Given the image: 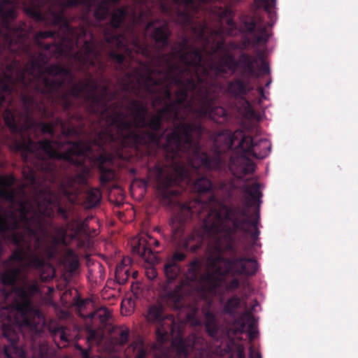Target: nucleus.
Masks as SVG:
<instances>
[{"label": "nucleus", "mask_w": 358, "mask_h": 358, "mask_svg": "<svg viewBox=\"0 0 358 358\" xmlns=\"http://www.w3.org/2000/svg\"><path fill=\"white\" fill-rule=\"evenodd\" d=\"M166 73L152 62L119 79L124 93L122 99L127 102L123 108L130 113L132 122L117 110L113 126L99 134L96 153L91 157V163L98 166L104 185L115 178L113 159L106 147L143 148L148 169L155 175L161 202L171 206L180 194L176 186L192 180L184 161L193 169H200L197 161L204 152L200 141L203 136L207 137L209 129L201 122H185L189 113L199 117L196 108L185 90L179 87L173 99L172 87L176 85L164 78Z\"/></svg>", "instance_id": "obj_1"}, {"label": "nucleus", "mask_w": 358, "mask_h": 358, "mask_svg": "<svg viewBox=\"0 0 358 358\" xmlns=\"http://www.w3.org/2000/svg\"><path fill=\"white\" fill-rule=\"evenodd\" d=\"M27 68L19 69L20 85L13 87L19 94L22 110L13 107L3 112L10 134H2L3 143L13 152H20L22 161L32 157L63 159L64 162L83 164L95 155L93 139L72 141L87 133L86 121L79 113L71 114L75 99H83V81L64 88L66 79L73 80L70 68L48 63L44 54L33 55Z\"/></svg>", "instance_id": "obj_2"}, {"label": "nucleus", "mask_w": 358, "mask_h": 358, "mask_svg": "<svg viewBox=\"0 0 358 358\" xmlns=\"http://www.w3.org/2000/svg\"><path fill=\"white\" fill-rule=\"evenodd\" d=\"M109 12L102 21L95 17L103 33V40H98L93 34V22L88 15L90 22L84 24L85 8L82 6L80 26L87 29L85 41L94 39L99 43V49L103 52L106 46L111 48L108 57L115 69L124 75L130 66V60L135 59L134 54L141 55L146 59L140 62L137 69L152 63V60L159 52H164L170 45L172 32L169 23L159 19L150 20L154 14L153 8L158 6L161 12L170 17L185 31H189L196 41L203 45V51L212 56L219 51H225V41H215L218 34L216 30L209 28L205 19L208 14L222 18L227 16V9L224 8L220 0H108Z\"/></svg>", "instance_id": "obj_3"}, {"label": "nucleus", "mask_w": 358, "mask_h": 358, "mask_svg": "<svg viewBox=\"0 0 358 358\" xmlns=\"http://www.w3.org/2000/svg\"><path fill=\"white\" fill-rule=\"evenodd\" d=\"M83 6V23L94 7V17L104 20L108 0H0V92L13 94L20 85L18 69H24L33 55L54 52L71 54L86 37L85 26H72L65 15L68 8Z\"/></svg>", "instance_id": "obj_4"}, {"label": "nucleus", "mask_w": 358, "mask_h": 358, "mask_svg": "<svg viewBox=\"0 0 358 358\" xmlns=\"http://www.w3.org/2000/svg\"><path fill=\"white\" fill-rule=\"evenodd\" d=\"M202 50L182 35L171 51L159 52L153 62L166 71L164 78L169 83L185 90L187 96L196 108L200 118H209L218 124L227 119V110L217 105L221 91L217 77L228 73L220 60L207 67L203 63Z\"/></svg>", "instance_id": "obj_5"}, {"label": "nucleus", "mask_w": 358, "mask_h": 358, "mask_svg": "<svg viewBox=\"0 0 358 358\" xmlns=\"http://www.w3.org/2000/svg\"><path fill=\"white\" fill-rule=\"evenodd\" d=\"M63 159L45 157H32L23 161L27 165L22 171L24 178L36 187L32 201L24 200L31 207L29 217L36 213L46 224V231H38L37 235H46L51 227L48 219H53L55 210L57 215L66 222V229L69 231L70 240L76 239L80 232L85 231L86 224L76 219L69 220L67 209L61 205L63 196L72 203L75 201L80 191V186L85 184L91 169L97 168L90 159H85L83 164L68 162L81 169V173L74 176H62L60 163Z\"/></svg>", "instance_id": "obj_6"}, {"label": "nucleus", "mask_w": 358, "mask_h": 358, "mask_svg": "<svg viewBox=\"0 0 358 358\" xmlns=\"http://www.w3.org/2000/svg\"><path fill=\"white\" fill-rule=\"evenodd\" d=\"M17 299L13 306L4 304L9 293L0 287V327L5 358H47L48 345L42 340L45 318L34 308L26 287L14 289Z\"/></svg>", "instance_id": "obj_7"}, {"label": "nucleus", "mask_w": 358, "mask_h": 358, "mask_svg": "<svg viewBox=\"0 0 358 358\" xmlns=\"http://www.w3.org/2000/svg\"><path fill=\"white\" fill-rule=\"evenodd\" d=\"M207 138L212 141L213 155L210 156L204 151L199 156L197 163L200 164V169L220 174L229 172L238 179L255 170V164L249 157L264 159L271 148L267 139H256L245 136L241 129L234 132L229 129L217 132L208 130Z\"/></svg>", "instance_id": "obj_8"}, {"label": "nucleus", "mask_w": 358, "mask_h": 358, "mask_svg": "<svg viewBox=\"0 0 358 358\" xmlns=\"http://www.w3.org/2000/svg\"><path fill=\"white\" fill-rule=\"evenodd\" d=\"M102 54L99 49V43L92 38L85 41L72 57L78 63L79 70L84 71L87 77L85 80H83L85 102L88 112L95 117L90 124V134L94 136L93 142L96 150L99 134L113 126V117L117 110L123 108L124 101L122 99L120 101H115L120 96V92L111 90L108 80L103 85H99L89 72V70L95 68L101 74L104 73L106 64L103 62Z\"/></svg>", "instance_id": "obj_9"}, {"label": "nucleus", "mask_w": 358, "mask_h": 358, "mask_svg": "<svg viewBox=\"0 0 358 358\" xmlns=\"http://www.w3.org/2000/svg\"><path fill=\"white\" fill-rule=\"evenodd\" d=\"M208 239L211 241L213 252L207 259L208 271L201 274V262L195 258L189 264L185 279L176 285L174 289H170L169 286L165 287L162 299L173 308L181 307L184 297L189 293L193 283H196L201 291L213 294L223 284L229 273L252 275L257 273L256 260L245 257H225L224 252L217 250V238Z\"/></svg>", "instance_id": "obj_10"}, {"label": "nucleus", "mask_w": 358, "mask_h": 358, "mask_svg": "<svg viewBox=\"0 0 358 358\" xmlns=\"http://www.w3.org/2000/svg\"><path fill=\"white\" fill-rule=\"evenodd\" d=\"M243 192L246 194L244 206L239 203L224 205L222 202H215L217 208L206 213L208 220L203 233L214 235L217 238V250L220 252L236 254L235 235L238 231L250 234L254 241L260 234L257 228L259 209L254 213L255 219L251 220L249 208L256 205L259 206L262 196L261 185L259 182L244 185Z\"/></svg>", "instance_id": "obj_11"}, {"label": "nucleus", "mask_w": 358, "mask_h": 358, "mask_svg": "<svg viewBox=\"0 0 358 358\" xmlns=\"http://www.w3.org/2000/svg\"><path fill=\"white\" fill-rule=\"evenodd\" d=\"M30 206L20 200L17 210L5 211L0 205V259L3 252V242L15 245L25 241V236H36L37 232L46 231V224L36 213L29 217Z\"/></svg>", "instance_id": "obj_12"}, {"label": "nucleus", "mask_w": 358, "mask_h": 358, "mask_svg": "<svg viewBox=\"0 0 358 358\" xmlns=\"http://www.w3.org/2000/svg\"><path fill=\"white\" fill-rule=\"evenodd\" d=\"M203 206L201 202L194 201L189 206H183L179 213L171 216L169 221L171 231V238L177 250L173 254L171 258L167 261L174 264H178L179 262L184 261L187 257L186 254L181 250L196 252L201 248L205 240L215 238L214 235H208L203 233L204 224L208 217L203 220V224H200L199 227H194L188 236H185L188 224L192 221L189 220L194 213L192 208L194 206L197 208L196 209L201 210Z\"/></svg>", "instance_id": "obj_13"}, {"label": "nucleus", "mask_w": 358, "mask_h": 358, "mask_svg": "<svg viewBox=\"0 0 358 358\" xmlns=\"http://www.w3.org/2000/svg\"><path fill=\"white\" fill-rule=\"evenodd\" d=\"M159 299L160 300L148 306L145 319L149 323L157 325V341L162 344L164 343L170 336H174L177 329L176 338L173 340L171 345L178 358H188L190 352L195 348V346L187 343L186 339L182 336L180 327L176 324L172 315L165 312L163 304V303H166L174 310H181L185 308V302H182V305L179 308H173L162 299L161 294Z\"/></svg>", "instance_id": "obj_14"}, {"label": "nucleus", "mask_w": 358, "mask_h": 358, "mask_svg": "<svg viewBox=\"0 0 358 358\" xmlns=\"http://www.w3.org/2000/svg\"><path fill=\"white\" fill-rule=\"evenodd\" d=\"M38 235L36 236H29V238H36L38 242ZM28 236H25V238ZM27 241L17 245L18 248L14 250L10 257L3 262L5 270L0 274V282L3 286L14 287L20 280L25 268H33L38 272L43 271L48 268L50 271L46 276L42 273L41 278L42 280L51 279L54 275V269L48 265L43 256L38 252L31 251L29 245L27 250L22 246L26 243Z\"/></svg>", "instance_id": "obj_15"}, {"label": "nucleus", "mask_w": 358, "mask_h": 358, "mask_svg": "<svg viewBox=\"0 0 358 358\" xmlns=\"http://www.w3.org/2000/svg\"><path fill=\"white\" fill-rule=\"evenodd\" d=\"M236 187L234 182L231 180H223L220 181L218 184V192L222 194V197L220 198L217 194L213 193L214 189L213 184L210 179L206 176L201 175L199 176L192 183V189L194 192L199 194L203 193H212L209 197L208 201L204 202L201 200L195 199L190 201L188 203H182L179 205L178 212L180 208L185 205H190L194 201H199L202 203L203 205L201 210L196 209L197 208L193 206L192 209L194 212L192 216L189 220L194 221L198 220L200 224H203V220L207 217L206 213L217 208V203L215 202H222L224 205H231V203H227L229 200L231 199L234 194V191Z\"/></svg>", "instance_id": "obj_16"}, {"label": "nucleus", "mask_w": 358, "mask_h": 358, "mask_svg": "<svg viewBox=\"0 0 358 358\" xmlns=\"http://www.w3.org/2000/svg\"><path fill=\"white\" fill-rule=\"evenodd\" d=\"M275 0H255L254 6L257 10L253 17L243 20L242 28L244 31L252 34L255 31L254 40L255 44L266 43L270 34L268 27H272L276 20V13L272 10Z\"/></svg>", "instance_id": "obj_17"}, {"label": "nucleus", "mask_w": 358, "mask_h": 358, "mask_svg": "<svg viewBox=\"0 0 358 358\" xmlns=\"http://www.w3.org/2000/svg\"><path fill=\"white\" fill-rule=\"evenodd\" d=\"M221 57L223 58V60H227L238 66L240 74L243 76L255 75V65L257 63V59L252 55L243 52L236 59L231 53L227 52Z\"/></svg>", "instance_id": "obj_18"}, {"label": "nucleus", "mask_w": 358, "mask_h": 358, "mask_svg": "<svg viewBox=\"0 0 358 358\" xmlns=\"http://www.w3.org/2000/svg\"><path fill=\"white\" fill-rule=\"evenodd\" d=\"M253 76H243L239 73V76L228 81L225 90L227 94L236 99L243 98L248 94L253 88L250 83V78Z\"/></svg>", "instance_id": "obj_19"}, {"label": "nucleus", "mask_w": 358, "mask_h": 358, "mask_svg": "<svg viewBox=\"0 0 358 358\" xmlns=\"http://www.w3.org/2000/svg\"><path fill=\"white\" fill-rule=\"evenodd\" d=\"M246 326L250 329L255 327V317L250 311L243 313L231 325L226 327L224 334L231 344H234V336L242 334Z\"/></svg>", "instance_id": "obj_20"}, {"label": "nucleus", "mask_w": 358, "mask_h": 358, "mask_svg": "<svg viewBox=\"0 0 358 358\" xmlns=\"http://www.w3.org/2000/svg\"><path fill=\"white\" fill-rule=\"evenodd\" d=\"M15 181L12 174L0 176V197L11 204L15 202V191L12 187Z\"/></svg>", "instance_id": "obj_21"}, {"label": "nucleus", "mask_w": 358, "mask_h": 358, "mask_svg": "<svg viewBox=\"0 0 358 358\" xmlns=\"http://www.w3.org/2000/svg\"><path fill=\"white\" fill-rule=\"evenodd\" d=\"M48 331L55 342L59 346L60 343H57V339L59 342L64 344V347L69 342V335L66 334V328L61 325L59 322L51 321L48 325Z\"/></svg>", "instance_id": "obj_22"}, {"label": "nucleus", "mask_w": 358, "mask_h": 358, "mask_svg": "<svg viewBox=\"0 0 358 358\" xmlns=\"http://www.w3.org/2000/svg\"><path fill=\"white\" fill-rule=\"evenodd\" d=\"M203 315L207 334L213 338L218 340L220 327L216 315L210 310H205Z\"/></svg>", "instance_id": "obj_23"}, {"label": "nucleus", "mask_w": 358, "mask_h": 358, "mask_svg": "<svg viewBox=\"0 0 358 358\" xmlns=\"http://www.w3.org/2000/svg\"><path fill=\"white\" fill-rule=\"evenodd\" d=\"M125 354L127 358H148V350L141 339L134 341L127 347Z\"/></svg>", "instance_id": "obj_24"}, {"label": "nucleus", "mask_w": 358, "mask_h": 358, "mask_svg": "<svg viewBox=\"0 0 358 358\" xmlns=\"http://www.w3.org/2000/svg\"><path fill=\"white\" fill-rule=\"evenodd\" d=\"M164 271L167 279V283L163 287L161 292V298H162V295L164 293V289L166 286H169L170 289H174V287H172L171 283L179 275L180 273V266L179 264H174L167 261L164 266ZM162 299L163 300V299Z\"/></svg>", "instance_id": "obj_25"}, {"label": "nucleus", "mask_w": 358, "mask_h": 358, "mask_svg": "<svg viewBox=\"0 0 358 358\" xmlns=\"http://www.w3.org/2000/svg\"><path fill=\"white\" fill-rule=\"evenodd\" d=\"M129 263L130 259L124 258L116 266L115 278L119 284L124 285L127 282L130 276Z\"/></svg>", "instance_id": "obj_26"}, {"label": "nucleus", "mask_w": 358, "mask_h": 358, "mask_svg": "<svg viewBox=\"0 0 358 358\" xmlns=\"http://www.w3.org/2000/svg\"><path fill=\"white\" fill-rule=\"evenodd\" d=\"M112 332L114 334L113 340L115 345L118 346L125 345L130 336V330L127 327H114L112 328Z\"/></svg>", "instance_id": "obj_27"}, {"label": "nucleus", "mask_w": 358, "mask_h": 358, "mask_svg": "<svg viewBox=\"0 0 358 358\" xmlns=\"http://www.w3.org/2000/svg\"><path fill=\"white\" fill-rule=\"evenodd\" d=\"M63 259L71 272H74L80 266L78 257L73 249L67 248Z\"/></svg>", "instance_id": "obj_28"}, {"label": "nucleus", "mask_w": 358, "mask_h": 358, "mask_svg": "<svg viewBox=\"0 0 358 358\" xmlns=\"http://www.w3.org/2000/svg\"><path fill=\"white\" fill-rule=\"evenodd\" d=\"M101 199V194L99 189L91 188L87 190L85 196V205L87 208L95 207L99 203Z\"/></svg>", "instance_id": "obj_29"}, {"label": "nucleus", "mask_w": 358, "mask_h": 358, "mask_svg": "<svg viewBox=\"0 0 358 358\" xmlns=\"http://www.w3.org/2000/svg\"><path fill=\"white\" fill-rule=\"evenodd\" d=\"M240 305V298L237 295H234L227 299L224 306L223 312L231 317H234Z\"/></svg>", "instance_id": "obj_30"}, {"label": "nucleus", "mask_w": 358, "mask_h": 358, "mask_svg": "<svg viewBox=\"0 0 358 358\" xmlns=\"http://www.w3.org/2000/svg\"><path fill=\"white\" fill-rule=\"evenodd\" d=\"M150 245H154L157 247L159 245V241L155 239H150V242L148 243V245H147L144 243V241L140 240L138 246L136 247L134 250H136L140 256L145 258L147 256L152 254V249L150 247Z\"/></svg>", "instance_id": "obj_31"}, {"label": "nucleus", "mask_w": 358, "mask_h": 358, "mask_svg": "<svg viewBox=\"0 0 358 358\" xmlns=\"http://www.w3.org/2000/svg\"><path fill=\"white\" fill-rule=\"evenodd\" d=\"M199 308L195 306H191L186 314L185 320L190 325L198 327L201 325V320L198 317Z\"/></svg>", "instance_id": "obj_32"}, {"label": "nucleus", "mask_w": 358, "mask_h": 358, "mask_svg": "<svg viewBox=\"0 0 358 358\" xmlns=\"http://www.w3.org/2000/svg\"><path fill=\"white\" fill-rule=\"evenodd\" d=\"M110 311L106 308H101L98 310L94 315L93 318H98L102 327H106L110 318Z\"/></svg>", "instance_id": "obj_33"}, {"label": "nucleus", "mask_w": 358, "mask_h": 358, "mask_svg": "<svg viewBox=\"0 0 358 358\" xmlns=\"http://www.w3.org/2000/svg\"><path fill=\"white\" fill-rule=\"evenodd\" d=\"M255 273L252 274V275H255ZM229 275H235V274H231V273H229ZM236 275H241L240 273H236ZM241 275H243V273H242ZM228 274L226 275L227 276ZM244 275H248V276H250V275H249V274H244ZM227 277H225L226 278ZM225 284V289L227 290V291H233V290H236L237 289L239 288L240 287V281L238 279L236 278H232L231 280H229L228 282H226V279L224 280V282H223V284L218 288V289L224 285Z\"/></svg>", "instance_id": "obj_34"}, {"label": "nucleus", "mask_w": 358, "mask_h": 358, "mask_svg": "<svg viewBox=\"0 0 358 358\" xmlns=\"http://www.w3.org/2000/svg\"><path fill=\"white\" fill-rule=\"evenodd\" d=\"M12 94H6L0 92V109L3 108L5 106L8 108L13 107V99L11 97Z\"/></svg>", "instance_id": "obj_35"}, {"label": "nucleus", "mask_w": 358, "mask_h": 358, "mask_svg": "<svg viewBox=\"0 0 358 358\" xmlns=\"http://www.w3.org/2000/svg\"><path fill=\"white\" fill-rule=\"evenodd\" d=\"M24 287H26V290L29 294L31 298L34 296V294H38L40 292V288L38 284L36 281H32L31 283L25 284Z\"/></svg>", "instance_id": "obj_36"}, {"label": "nucleus", "mask_w": 358, "mask_h": 358, "mask_svg": "<svg viewBox=\"0 0 358 358\" xmlns=\"http://www.w3.org/2000/svg\"><path fill=\"white\" fill-rule=\"evenodd\" d=\"M87 341L89 342H99L101 341V336L100 334L95 329H89L87 331Z\"/></svg>", "instance_id": "obj_37"}, {"label": "nucleus", "mask_w": 358, "mask_h": 358, "mask_svg": "<svg viewBox=\"0 0 358 358\" xmlns=\"http://www.w3.org/2000/svg\"><path fill=\"white\" fill-rule=\"evenodd\" d=\"M230 358H245L243 345L238 344L236 345V350L231 354Z\"/></svg>", "instance_id": "obj_38"}, {"label": "nucleus", "mask_w": 358, "mask_h": 358, "mask_svg": "<svg viewBox=\"0 0 358 358\" xmlns=\"http://www.w3.org/2000/svg\"><path fill=\"white\" fill-rule=\"evenodd\" d=\"M220 61L223 62V65L227 69V71L235 73L237 70H239V66L229 62L227 60H223V58L220 57Z\"/></svg>", "instance_id": "obj_39"}, {"label": "nucleus", "mask_w": 358, "mask_h": 358, "mask_svg": "<svg viewBox=\"0 0 358 358\" xmlns=\"http://www.w3.org/2000/svg\"><path fill=\"white\" fill-rule=\"evenodd\" d=\"M55 231L56 236L64 238L66 240H67V238L69 236L67 229L64 227H56Z\"/></svg>", "instance_id": "obj_40"}, {"label": "nucleus", "mask_w": 358, "mask_h": 358, "mask_svg": "<svg viewBox=\"0 0 358 358\" xmlns=\"http://www.w3.org/2000/svg\"><path fill=\"white\" fill-rule=\"evenodd\" d=\"M53 243L55 247L59 245L67 246L69 245L68 241L66 240L64 238L58 237L56 236L53 238Z\"/></svg>", "instance_id": "obj_41"}, {"label": "nucleus", "mask_w": 358, "mask_h": 358, "mask_svg": "<svg viewBox=\"0 0 358 358\" xmlns=\"http://www.w3.org/2000/svg\"><path fill=\"white\" fill-rule=\"evenodd\" d=\"M76 348L80 352L82 358H91L89 350L82 348L76 345Z\"/></svg>", "instance_id": "obj_42"}, {"label": "nucleus", "mask_w": 358, "mask_h": 358, "mask_svg": "<svg viewBox=\"0 0 358 358\" xmlns=\"http://www.w3.org/2000/svg\"><path fill=\"white\" fill-rule=\"evenodd\" d=\"M146 275L148 278L152 280L157 277V273L154 268H150L146 271Z\"/></svg>", "instance_id": "obj_43"}, {"label": "nucleus", "mask_w": 358, "mask_h": 358, "mask_svg": "<svg viewBox=\"0 0 358 358\" xmlns=\"http://www.w3.org/2000/svg\"><path fill=\"white\" fill-rule=\"evenodd\" d=\"M250 350V358H262L259 352L256 351L252 346L249 349Z\"/></svg>", "instance_id": "obj_44"}, {"label": "nucleus", "mask_w": 358, "mask_h": 358, "mask_svg": "<svg viewBox=\"0 0 358 358\" xmlns=\"http://www.w3.org/2000/svg\"><path fill=\"white\" fill-rule=\"evenodd\" d=\"M260 70L264 73H266V74H268L270 72V69H269L268 64L266 62H265L264 60H262V62Z\"/></svg>", "instance_id": "obj_45"}, {"label": "nucleus", "mask_w": 358, "mask_h": 358, "mask_svg": "<svg viewBox=\"0 0 358 358\" xmlns=\"http://www.w3.org/2000/svg\"><path fill=\"white\" fill-rule=\"evenodd\" d=\"M257 331L255 330V327L252 329L249 328L248 337L252 341L256 338Z\"/></svg>", "instance_id": "obj_46"}, {"label": "nucleus", "mask_w": 358, "mask_h": 358, "mask_svg": "<svg viewBox=\"0 0 358 358\" xmlns=\"http://www.w3.org/2000/svg\"><path fill=\"white\" fill-rule=\"evenodd\" d=\"M227 24L230 27V28L231 29H236V24L235 22L233 20H231V19L228 20H227Z\"/></svg>", "instance_id": "obj_47"}, {"label": "nucleus", "mask_w": 358, "mask_h": 358, "mask_svg": "<svg viewBox=\"0 0 358 358\" xmlns=\"http://www.w3.org/2000/svg\"><path fill=\"white\" fill-rule=\"evenodd\" d=\"M258 92L261 96H264V89L262 87H258Z\"/></svg>", "instance_id": "obj_48"}, {"label": "nucleus", "mask_w": 358, "mask_h": 358, "mask_svg": "<svg viewBox=\"0 0 358 358\" xmlns=\"http://www.w3.org/2000/svg\"><path fill=\"white\" fill-rule=\"evenodd\" d=\"M132 275H133V278H136L138 275V272L137 271H134L133 273H132Z\"/></svg>", "instance_id": "obj_49"}, {"label": "nucleus", "mask_w": 358, "mask_h": 358, "mask_svg": "<svg viewBox=\"0 0 358 358\" xmlns=\"http://www.w3.org/2000/svg\"><path fill=\"white\" fill-rule=\"evenodd\" d=\"M227 350H228V351H231V348H230V347H229V345H227Z\"/></svg>", "instance_id": "obj_50"}, {"label": "nucleus", "mask_w": 358, "mask_h": 358, "mask_svg": "<svg viewBox=\"0 0 358 358\" xmlns=\"http://www.w3.org/2000/svg\"><path fill=\"white\" fill-rule=\"evenodd\" d=\"M269 84H270V82L267 83V84L266 85L268 86Z\"/></svg>", "instance_id": "obj_51"}]
</instances>
